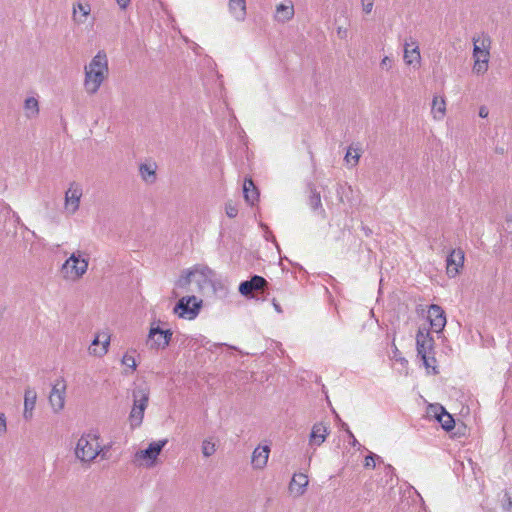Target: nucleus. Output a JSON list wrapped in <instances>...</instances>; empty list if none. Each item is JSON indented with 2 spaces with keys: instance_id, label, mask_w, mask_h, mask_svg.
<instances>
[{
  "instance_id": "obj_1",
  "label": "nucleus",
  "mask_w": 512,
  "mask_h": 512,
  "mask_svg": "<svg viewBox=\"0 0 512 512\" xmlns=\"http://www.w3.org/2000/svg\"><path fill=\"white\" fill-rule=\"evenodd\" d=\"M108 58L104 51H99L84 67V88L89 95L96 94L108 78Z\"/></svg>"
},
{
  "instance_id": "obj_2",
  "label": "nucleus",
  "mask_w": 512,
  "mask_h": 512,
  "mask_svg": "<svg viewBox=\"0 0 512 512\" xmlns=\"http://www.w3.org/2000/svg\"><path fill=\"white\" fill-rule=\"evenodd\" d=\"M100 453V434L97 430L84 433L77 441L75 456L81 462H92Z\"/></svg>"
},
{
  "instance_id": "obj_3",
  "label": "nucleus",
  "mask_w": 512,
  "mask_h": 512,
  "mask_svg": "<svg viewBox=\"0 0 512 512\" xmlns=\"http://www.w3.org/2000/svg\"><path fill=\"white\" fill-rule=\"evenodd\" d=\"M215 276V272L208 266L195 265L183 272L176 285L180 288H185L192 282V279H195L200 289L207 285L215 287Z\"/></svg>"
},
{
  "instance_id": "obj_4",
  "label": "nucleus",
  "mask_w": 512,
  "mask_h": 512,
  "mask_svg": "<svg viewBox=\"0 0 512 512\" xmlns=\"http://www.w3.org/2000/svg\"><path fill=\"white\" fill-rule=\"evenodd\" d=\"M88 266V259L84 257L82 251L77 250L60 267L61 277L66 281H78L86 274Z\"/></svg>"
},
{
  "instance_id": "obj_5",
  "label": "nucleus",
  "mask_w": 512,
  "mask_h": 512,
  "mask_svg": "<svg viewBox=\"0 0 512 512\" xmlns=\"http://www.w3.org/2000/svg\"><path fill=\"white\" fill-rule=\"evenodd\" d=\"M148 400L149 393L146 389L137 388L133 391V407L129 415L131 428H136L141 425Z\"/></svg>"
},
{
  "instance_id": "obj_6",
  "label": "nucleus",
  "mask_w": 512,
  "mask_h": 512,
  "mask_svg": "<svg viewBox=\"0 0 512 512\" xmlns=\"http://www.w3.org/2000/svg\"><path fill=\"white\" fill-rule=\"evenodd\" d=\"M67 384L63 377L57 378L49 394V404L54 413H59L65 407Z\"/></svg>"
},
{
  "instance_id": "obj_7",
  "label": "nucleus",
  "mask_w": 512,
  "mask_h": 512,
  "mask_svg": "<svg viewBox=\"0 0 512 512\" xmlns=\"http://www.w3.org/2000/svg\"><path fill=\"white\" fill-rule=\"evenodd\" d=\"M82 195V185L76 181L71 182L64 197V209L69 215H74L79 210Z\"/></svg>"
},
{
  "instance_id": "obj_8",
  "label": "nucleus",
  "mask_w": 512,
  "mask_h": 512,
  "mask_svg": "<svg viewBox=\"0 0 512 512\" xmlns=\"http://www.w3.org/2000/svg\"><path fill=\"white\" fill-rule=\"evenodd\" d=\"M171 338V330L161 329L159 325L152 323L149 330L147 343L153 349H165L169 345Z\"/></svg>"
},
{
  "instance_id": "obj_9",
  "label": "nucleus",
  "mask_w": 512,
  "mask_h": 512,
  "mask_svg": "<svg viewBox=\"0 0 512 512\" xmlns=\"http://www.w3.org/2000/svg\"><path fill=\"white\" fill-rule=\"evenodd\" d=\"M200 308V302L195 296L182 297L174 308V312L180 317L194 319Z\"/></svg>"
},
{
  "instance_id": "obj_10",
  "label": "nucleus",
  "mask_w": 512,
  "mask_h": 512,
  "mask_svg": "<svg viewBox=\"0 0 512 512\" xmlns=\"http://www.w3.org/2000/svg\"><path fill=\"white\" fill-rule=\"evenodd\" d=\"M167 442V439H163L150 443L146 449L140 450L136 453V459L146 460V466L152 467L155 464L158 455L161 453L162 449L167 444Z\"/></svg>"
},
{
  "instance_id": "obj_11",
  "label": "nucleus",
  "mask_w": 512,
  "mask_h": 512,
  "mask_svg": "<svg viewBox=\"0 0 512 512\" xmlns=\"http://www.w3.org/2000/svg\"><path fill=\"white\" fill-rule=\"evenodd\" d=\"M473 41V59L477 58H490V48L492 40L486 33H481L472 38Z\"/></svg>"
},
{
  "instance_id": "obj_12",
  "label": "nucleus",
  "mask_w": 512,
  "mask_h": 512,
  "mask_svg": "<svg viewBox=\"0 0 512 512\" xmlns=\"http://www.w3.org/2000/svg\"><path fill=\"white\" fill-rule=\"evenodd\" d=\"M464 251L461 248L453 249L446 259V273L448 277H456L464 265Z\"/></svg>"
},
{
  "instance_id": "obj_13",
  "label": "nucleus",
  "mask_w": 512,
  "mask_h": 512,
  "mask_svg": "<svg viewBox=\"0 0 512 512\" xmlns=\"http://www.w3.org/2000/svg\"><path fill=\"white\" fill-rule=\"evenodd\" d=\"M417 354L425 357L428 354H434V339L428 330L419 329L416 335Z\"/></svg>"
},
{
  "instance_id": "obj_14",
  "label": "nucleus",
  "mask_w": 512,
  "mask_h": 512,
  "mask_svg": "<svg viewBox=\"0 0 512 512\" xmlns=\"http://www.w3.org/2000/svg\"><path fill=\"white\" fill-rule=\"evenodd\" d=\"M403 59L405 64L413 67H419L421 62V54L418 42L410 38L409 41L404 43Z\"/></svg>"
},
{
  "instance_id": "obj_15",
  "label": "nucleus",
  "mask_w": 512,
  "mask_h": 512,
  "mask_svg": "<svg viewBox=\"0 0 512 512\" xmlns=\"http://www.w3.org/2000/svg\"><path fill=\"white\" fill-rule=\"evenodd\" d=\"M428 320L431 328L436 333L442 332L446 325V315L442 307L436 304L430 305L428 309Z\"/></svg>"
},
{
  "instance_id": "obj_16",
  "label": "nucleus",
  "mask_w": 512,
  "mask_h": 512,
  "mask_svg": "<svg viewBox=\"0 0 512 512\" xmlns=\"http://www.w3.org/2000/svg\"><path fill=\"white\" fill-rule=\"evenodd\" d=\"M268 282L262 276L254 275L250 280L243 281L239 285V292L245 296H251L253 291L263 290Z\"/></svg>"
},
{
  "instance_id": "obj_17",
  "label": "nucleus",
  "mask_w": 512,
  "mask_h": 512,
  "mask_svg": "<svg viewBox=\"0 0 512 512\" xmlns=\"http://www.w3.org/2000/svg\"><path fill=\"white\" fill-rule=\"evenodd\" d=\"M109 344L110 336L106 333L99 334L93 339L89 347V353L97 357H102L108 352Z\"/></svg>"
},
{
  "instance_id": "obj_18",
  "label": "nucleus",
  "mask_w": 512,
  "mask_h": 512,
  "mask_svg": "<svg viewBox=\"0 0 512 512\" xmlns=\"http://www.w3.org/2000/svg\"><path fill=\"white\" fill-rule=\"evenodd\" d=\"M328 435L329 428L327 425H325L322 422L314 424L309 436V445L316 447L320 446L322 443L325 442Z\"/></svg>"
},
{
  "instance_id": "obj_19",
  "label": "nucleus",
  "mask_w": 512,
  "mask_h": 512,
  "mask_svg": "<svg viewBox=\"0 0 512 512\" xmlns=\"http://www.w3.org/2000/svg\"><path fill=\"white\" fill-rule=\"evenodd\" d=\"M270 454V447L268 445L257 446L251 458V463L254 469H263L266 467Z\"/></svg>"
},
{
  "instance_id": "obj_20",
  "label": "nucleus",
  "mask_w": 512,
  "mask_h": 512,
  "mask_svg": "<svg viewBox=\"0 0 512 512\" xmlns=\"http://www.w3.org/2000/svg\"><path fill=\"white\" fill-rule=\"evenodd\" d=\"M37 401V393L33 388H27L24 393L23 418L26 421L32 420Z\"/></svg>"
},
{
  "instance_id": "obj_21",
  "label": "nucleus",
  "mask_w": 512,
  "mask_h": 512,
  "mask_svg": "<svg viewBox=\"0 0 512 512\" xmlns=\"http://www.w3.org/2000/svg\"><path fill=\"white\" fill-rule=\"evenodd\" d=\"M293 16H294V6L290 0L276 6L274 19L277 22H280V23L288 22L289 20H291L293 18Z\"/></svg>"
},
{
  "instance_id": "obj_22",
  "label": "nucleus",
  "mask_w": 512,
  "mask_h": 512,
  "mask_svg": "<svg viewBox=\"0 0 512 512\" xmlns=\"http://www.w3.org/2000/svg\"><path fill=\"white\" fill-rule=\"evenodd\" d=\"M308 483L309 480L307 475L303 473L294 474L289 484V490L296 496H302L306 491Z\"/></svg>"
},
{
  "instance_id": "obj_23",
  "label": "nucleus",
  "mask_w": 512,
  "mask_h": 512,
  "mask_svg": "<svg viewBox=\"0 0 512 512\" xmlns=\"http://www.w3.org/2000/svg\"><path fill=\"white\" fill-rule=\"evenodd\" d=\"M157 164L155 162L141 163L139 175L146 184H154L157 180Z\"/></svg>"
},
{
  "instance_id": "obj_24",
  "label": "nucleus",
  "mask_w": 512,
  "mask_h": 512,
  "mask_svg": "<svg viewBox=\"0 0 512 512\" xmlns=\"http://www.w3.org/2000/svg\"><path fill=\"white\" fill-rule=\"evenodd\" d=\"M228 8L236 21L242 22L245 20L247 14L246 0H229Z\"/></svg>"
},
{
  "instance_id": "obj_25",
  "label": "nucleus",
  "mask_w": 512,
  "mask_h": 512,
  "mask_svg": "<svg viewBox=\"0 0 512 512\" xmlns=\"http://www.w3.org/2000/svg\"><path fill=\"white\" fill-rule=\"evenodd\" d=\"M243 193L245 200L253 205L258 200V190L252 179H245L243 184Z\"/></svg>"
},
{
  "instance_id": "obj_26",
  "label": "nucleus",
  "mask_w": 512,
  "mask_h": 512,
  "mask_svg": "<svg viewBox=\"0 0 512 512\" xmlns=\"http://www.w3.org/2000/svg\"><path fill=\"white\" fill-rule=\"evenodd\" d=\"M446 112V101L444 97L434 96L432 101L431 113L435 120H442Z\"/></svg>"
},
{
  "instance_id": "obj_27",
  "label": "nucleus",
  "mask_w": 512,
  "mask_h": 512,
  "mask_svg": "<svg viewBox=\"0 0 512 512\" xmlns=\"http://www.w3.org/2000/svg\"><path fill=\"white\" fill-rule=\"evenodd\" d=\"M91 12L90 4L78 2L73 6V18L78 23H84Z\"/></svg>"
},
{
  "instance_id": "obj_28",
  "label": "nucleus",
  "mask_w": 512,
  "mask_h": 512,
  "mask_svg": "<svg viewBox=\"0 0 512 512\" xmlns=\"http://www.w3.org/2000/svg\"><path fill=\"white\" fill-rule=\"evenodd\" d=\"M24 114L28 119H34L39 115V102L31 96L24 101Z\"/></svg>"
},
{
  "instance_id": "obj_29",
  "label": "nucleus",
  "mask_w": 512,
  "mask_h": 512,
  "mask_svg": "<svg viewBox=\"0 0 512 512\" xmlns=\"http://www.w3.org/2000/svg\"><path fill=\"white\" fill-rule=\"evenodd\" d=\"M437 409L441 410L440 414H437V420L441 423V426L446 431H450L454 427V419L452 416L447 413L443 407H437Z\"/></svg>"
},
{
  "instance_id": "obj_30",
  "label": "nucleus",
  "mask_w": 512,
  "mask_h": 512,
  "mask_svg": "<svg viewBox=\"0 0 512 512\" xmlns=\"http://www.w3.org/2000/svg\"><path fill=\"white\" fill-rule=\"evenodd\" d=\"M309 205L312 210L318 211L323 218L325 217V210L322 207L320 193L316 192L315 190L312 191L309 197Z\"/></svg>"
},
{
  "instance_id": "obj_31",
  "label": "nucleus",
  "mask_w": 512,
  "mask_h": 512,
  "mask_svg": "<svg viewBox=\"0 0 512 512\" xmlns=\"http://www.w3.org/2000/svg\"><path fill=\"white\" fill-rule=\"evenodd\" d=\"M201 451L204 457H210L216 452V444L211 438L205 439L201 445Z\"/></svg>"
},
{
  "instance_id": "obj_32",
  "label": "nucleus",
  "mask_w": 512,
  "mask_h": 512,
  "mask_svg": "<svg viewBox=\"0 0 512 512\" xmlns=\"http://www.w3.org/2000/svg\"><path fill=\"white\" fill-rule=\"evenodd\" d=\"M489 59L477 58L474 59L473 72L481 75L488 70Z\"/></svg>"
},
{
  "instance_id": "obj_33",
  "label": "nucleus",
  "mask_w": 512,
  "mask_h": 512,
  "mask_svg": "<svg viewBox=\"0 0 512 512\" xmlns=\"http://www.w3.org/2000/svg\"><path fill=\"white\" fill-rule=\"evenodd\" d=\"M336 193L339 201L343 203L345 199L349 200L348 194L352 193V189L346 184L338 183Z\"/></svg>"
},
{
  "instance_id": "obj_34",
  "label": "nucleus",
  "mask_w": 512,
  "mask_h": 512,
  "mask_svg": "<svg viewBox=\"0 0 512 512\" xmlns=\"http://www.w3.org/2000/svg\"><path fill=\"white\" fill-rule=\"evenodd\" d=\"M352 147H350L345 155V161L347 164H350L351 166H355L358 164L360 153L357 152V150H354V154H352Z\"/></svg>"
},
{
  "instance_id": "obj_35",
  "label": "nucleus",
  "mask_w": 512,
  "mask_h": 512,
  "mask_svg": "<svg viewBox=\"0 0 512 512\" xmlns=\"http://www.w3.org/2000/svg\"><path fill=\"white\" fill-rule=\"evenodd\" d=\"M422 361H423V364L424 366L427 368V369H432L433 370V373L436 374L437 371H436V367H435V363H436V359L434 357V354H428V355H425V357H421Z\"/></svg>"
},
{
  "instance_id": "obj_36",
  "label": "nucleus",
  "mask_w": 512,
  "mask_h": 512,
  "mask_svg": "<svg viewBox=\"0 0 512 512\" xmlns=\"http://www.w3.org/2000/svg\"><path fill=\"white\" fill-rule=\"evenodd\" d=\"M122 364L131 368L133 371L136 370L137 364L132 354L126 353L122 358Z\"/></svg>"
},
{
  "instance_id": "obj_37",
  "label": "nucleus",
  "mask_w": 512,
  "mask_h": 512,
  "mask_svg": "<svg viewBox=\"0 0 512 512\" xmlns=\"http://www.w3.org/2000/svg\"><path fill=\"white\" fill-rule=\"evenodd\" d=\"M1 211H2V214H4L5 216H8V215L11 214V216L13 218V224L14 225H16V224H18L20 222L19 216H17L16 213L11 210L10 206L5 205V204L2 203Z\"/></svg>"
},
{
  "instance_id": "obj_38",
  "label": "nucleus",
  "mask_w": 512,
  "mask_h": 512,
  "mask_svg": "<svg viewBox=\"0 0 512 512\" xmlns=\"http://www.w3.org/2000/svg\"><path fill=\"white\" fill-rule=\"evenodd\" d=\"M392 359L395 360L396 362L401 363L405 367L408 364V361L401 355L400 351L398 350V348L395 345L393 346Z\"/></svg>"
},
{
  "instance_id": "obj_39",
  "label": "nucleus",
  "mask_w": 512,
  "mask_h": 512,
  "mask_svg": "<svg viewBox=\"0 0 512 512\" xmlns=\"http://www.w3.org/2000/svg\"><path fill=\"white\" fill-rule=\"evenodd\" d=\"M379 459L380 457L377 456L376 454L374 453H370L369 455L366 456L365 458V463H364V466L366 468H375V459Z\"/></svg>"
},
{
  "instance_id": "obj_40",
  "label": "nucleus",
  "mask_w": 512,
  "mask_h": 512,
  "mask_svg": "<svg viewBox=\"0 0 512 512\" xmlns=\"http://www.w3.org/2000/svg\"><path fill=\"white\" fill-rule=\"evenodd\" d=\"M111 449V444H107V445H101L100 444V453L98 455V457H100L101 460H106L109 458V451Z\"/></svg>"
},
{
  "instance_id": "obj_41",
  "label": "nucleus",
  "mask_w": 512,
  "mask_h": 512,
  "mask_svg": "<svg viewBox=\"0 0 512 512\" xmlns=\"http://www.w3.org/2000/svg\"><path fill=\"white\" fill-rule=\"evenodd\" d=\"M363 12L369 14L374 7V0H361Z\"/></svg>"
},
{
  "instance_id": "obj_42",
  "label": "nucleus",
  "mask_w": 512,
  "mask_h": 512,
  "mask_svg": "<svg viewBox=\"0 0 512 512\" xmlns=\"http://www.w3.org/2000/svg\"><path fill=\"white\" fill-rule=\"evenodd\" d=\"M226 214L229 218H235L238 214V209L232 204L226 205Z\"/></svg>"
},
{
  "instance_id": "obj_43",
  "label": "nucleus",
  "mask_w": 512,
  "mask_h": 512,
  "mask_svg": "<svg viewBox=\"0 0 512 512\" xmlns=\"http://www.w3.org/2000/svg\"><path fill=\"white\" fill-rule=\"evenodd\" d=\"M392 63L393 60L390 57L385 56L380 62V67L385 70H390L392 68Z\"/></svg>"
},
{
  "instance_id": "obj_44",
  "label": "nucleus",
  "mask_w": 512,
  "mask_h": 512,
  "mask_svg": "<svg viewBox=\"0 0 512 512\" xmlns=\"http://www.w3.org/2000/svg\"><path fill=\"white\" fill-rule=\"evenodd\" d=\"M347 434L349 435V437L351 438V445L356 447V446H360V443L357 441V439L355 438V436L353 435V433L350 431V429H347Z\"/></svg>"
},
{
  "instance_id": "obj_45",
  "label": "nucleus",
  "mask_w": 512,
  "mask_h": 512,
  "mask_svg": "<svg viewBox=\"0 0 512 512\" xmlns=\"http://www.w3.org/2000/svg\"><path fill=\"white\" fill-rule=\"evenodd\" d=\"M337 35H338L340 38L344 39V38H346V37H347V30H346L345 28L338 27V29H337Z\"/></svg>"
},
{
  "instance_id": "obj_46",
  "label": "nucleus",
  "mask_w": 512,
  "mask_h": 512,
  "mask_svg": "<svg viewBox=\"0 0 512 512\" xmlns=\"http://www.w3.org/2000/svg\"><path fill=\"white\" fill-rule=\"evenodd\" d=\"M116 2L121 9H126L130 3V0H116Z\"/></svg>"
},
{
  "instance_id": "obj_47",
  "label": "nucleus",
  "mask_w": 512,
  "mask_h": 512,
  "mask_svg": "<svg viewBox=\"0 0 512 512\" xmlns=\"http://www.w3.org/2000/svg\"><path fill=\"white\" fill-rule=\"evenodd\" d=\"M479 116L481 118H486L488 116V109L485 106L480 107Z\"/></svg>"
},
{
  "instance_id": "obj_48",
  "label": "nucleus",
  "mask_w": 512,
  "mask_h": 512,
  "mask_svg": "<svg viewBox=\"0 0 512 512\" xmlns=\"http://www.w3.org/2000/svg\"><path fill=\"white\" fill-rule=\"evenodd\" d=\"M273 305H274V307H275L277 312H281V307L279 306V304L273 302Z\"/></svg>"
},
{
  "instance_id": "obj_49",
  "label": "nucleus",
  "mask_w": 512,
  "mask_h": 512,
  "mask_svg": "<svg viewBox=\"0 0 512 512\" xmlns=\"http://www.w3.org/2000/svg\"><path fill=\"white\" fill-rule=\"evenodd\" d=\"M1 423H2V430L6 428V422H5V419L4 417L2 416V420H1Z\"/></svg>"
},
{
  "instance_id": "obj_50",
  "label": "nucleus",
  "mask_w": 512,
  "mask_h": 512,
  "mask_svg": "<svg viewBox=\"0 0 512 512\" xmlns=\"http://www.w3.org/2000/svg\"><path fill=\"white\" fill-rule=\"evenodd\" d=\"M342 427H343V429H344L346 432H347V429H349V428H348V426H347V424H345V423H343Z\"/></svg>"
},
{
  "instance_id": "obj_51",
  "label": "nucleus",
  "mask_w": 512,
  "mask_h": 512,
  "mask_svg": "<svg viewBox=\"0 0 512 512\" xmlns=\"http://www.w3.org/2000/svg\"><path fill=\"white\" fill-rule=\"evenodd\" d=\"M509 505L511 506L512 505V500L511 498L509 497Z\"/></svg>"
}]
</instances>
